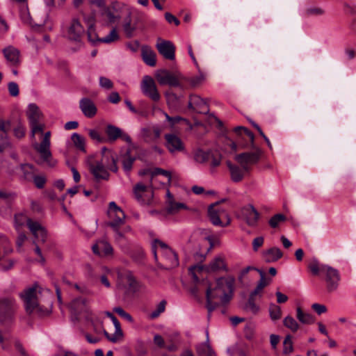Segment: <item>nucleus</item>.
<instances>
[{
	"label": "nucleus",
	"mask_w": 356,
	"mask_h": 356,
	"mask_svg": "<svg viewBox=\"0 0 356 356\" xmlns=\"http://www.w3.org/2000/svg\"><path fill=\"white\" fill-rule=\"evenodd\" d=\"M113 312L117 313L120 317L123 318L126 321L129 323L134 322V318L132 316L127 312H126L122 307H117L113 309Z\"/></svg>",
	"instance_id": "51"
},
{
	"label": "nucleus",
	"mask_w": 356,
	"mask_h": 356,
	"mask_svg": "<svg viewBox=\"0 0 356 356\" xmlns=\"http://www.w3.org/2000/svg\"><path fill=\"white\" fill-rule=\"evenodd\" d=\"M308 268L314 275H323L326 282V289L328 292L335 291L341 281L339 270L329 265L321 264L316 258H313L308 265Z\"/></svg>",
	"instance_id": "2"
},
{
	"label": "nucleus",
	"mask_w": 356,
	"mask_h": 356,
	"mask_svg": "<svg viewBox=\"0 0 356 356\" xmlns=\"http://www.w3.org/2000/svg\"><path fill=\"white\" fill-rule=\"evenodd\" d=\"M122 28L127 38H130L134 36V33L136 30V24H132L130 13H129L127 17L124 19Z\"/></svg>",
	"instance_id": "33"
},
{
	"label": "nucleus",
	"mask_w": 356,
	"mask_h": 356,
	"mask_svg": "<svg viewBox=\"0 0 356 356\" xmlns=\"http://www.w3.org/2000/svg\"><path fill=\"white\" fill-rule=\"evenodd\" d=\"M257 271L259 272V273L260 275V280L258 282L256 288L251 292V293L261 297V293L263 289H264V287H266L267 285L269 284L270 280H268L266 278V275H265V273H264V271H262L261 270H257Z\"/></svg>",
	"instance_id": "31"
},
{
	"label": "nucleus",
	"mask_w": 356,
	"mask_h": 356,
	"mask_svg": "<svg viewBox=\"0 0 356 356\" xmlns=\"http://www.w3.org/2000/svg\"><path fill=\"white\" fill-rule=\"evenodd\" d=\"M101 15L104 20H106L108 24H112L118 21L120 18L119 15H115L111 8H104L101 11Z\"/></svg>",
	"instance_id": "34"
},
{
	"label": "nucleus",
	"mask_w": 356,
	"mask_h": 356,
	"mask_svg": "<svg viewBox=\"0 0 356 356\" xmlns=\"http://www.w3.org/2000/svg\"><path fill=\"white\" fill-rule=\"evenodd\" d=\"M108 215L111 220L108 222V225L113 229L119 228L120 225L124 223L125 214L115 202L109 203Z\"/></svg>",
	"instance_id": "8"
},
{
	"label": "nucleus",
	"mask_w": 356,
	"mask_h": 356,
	"mask_svg": "<svg viewBox=\"0 0 356 356\" xmlns=\"http://www.w3.org/2000/svg\"><path fill=\"white\" fill-rule=\"evenodd\" d=\"M8 89L9 94L12 97H17L19 95V86L15 82H9L8 84Z\"/></svg>",
	"instance_id": "60"
},
{
	"label": "nucleus",
	"mask_w": 356,
	"mask_h": 356,
	"mask_svg": "<svg viewBox=\"0 0 356 356\" xmlns=\"http://www.w3.org/2000/svg\"><path fill=\"white\" fill-rule=\"evenodd\" d=\"M152 245L154 247H156L158 249V250L161 252V254H163L165 251L169 252V249H170V248L166 243H165L164 242H163L159 239H155L153 241Z\"/></svg>",
	"instance_id": "57"
},
{
	"label": "nucleus",
	"mask_w": 356,
	"mask_h": 356,
	"mask_svg": "<svg viewBox=\"0 0 356 356\" xmlns=\"http://www.w3.org/2000/svg\"><path fill=\"white\" fill-rule=\"evenodd\" d=\"M218 204V202H216L215 204H212L209 207L208 209V216L209 220L212 222L213 225L220 226V227H226L227 226L230 220H228L226 223H222L220 218L219 211L215 209V207Z\"/></svg>",
	"instance_id": "23"
},
{
	"label": "nucleus",
	"mask_w": 356,
	"mask_h": 356,
	"mask_svg": "<svg viewBox=\"0 0 356 356\" xmlns=\"http://www.w3.org/2000/svg\"><path fill=\"white\" fill-rule=\"evenodd\" d=\"M165 146L172 154L182 152L184 149V145L179 137L174 134H167L165 135Z\"/></svg>",
	"instance_id": "15"
},
{
	"label": "nucleus",
	"mask_w": 356,
	"mask_h": 356,
	"mask_svg": "<svg viewBox=\"0 0 356 356\" xmlns=\"http://www.w3.org/2000/svg\"><path fill=\"white\" fill-rule=\"evenodd\" d=\"M205 268L207 272L227 271L226 264L220 257L214 258Z\"/></svg>",
	"instance_id": "28"
},
{
	"label": "nucleus",
	"mask_w": 356,
	"mask_h": 356,
	"mask_svg": "<svg viewBox=\"0 0 356 356\" xmlns=\"http://www.w3.org/2000/svg\"><path fill=\"white\" fill-rule=\"evenodd\" d=\"M90 170L96 180H107L109 177L108 170L101 165L99 161H96L95 163H90Z\"/></svg>",
	"instance_id": "20"
},
{
	"label": "nucleus",
	"mask_w": 356,
	"mask_h": 356,
	"mask_svg": "<svg viewBox=\"0 0 356 356\" xmlns=\"http://www.w3.org/2000/svg\"><path fill=\"white\" fill-rule=\"evenodd\" d=\"M31 131V137L32 138H35V135L37 132H42L43 126L39 122H36L35 124H30Z\"/></svg>",
	"instance_id": "64"
},
{
	"label": "nucleus",
	"mask_w": 356,
	"mask_h": 356,
	"mask_svg": "<svg viewBox=\"0 0 356 356\" xmlns=\"http://www.w3.org/2000/svg\"><path fill=\"white\" fill-rule=\"evenodd\" d=\"M203 268L204 266L201 265H195L189 268V272L192 275L193 280L195 284H198L200 282V280L195 274V270H198L199 271H202Z\"/></svg>",
	"instance_id": "61"
},
{
	"label": "nucleus",
	"mask_w": 356,
	"mask_h": 356,
	"mask_svg": "<svg viewBox=\"0 0 356 356\" xmlns=\"http://www.w3.org/2000/svg\"><path fill=\"white\" fill-rule=\"evenodd\" d=\"M283 254L280 248H271L263 252V257L266 263H272L277 261L282 257Z\"/></svg>",
	"instance_id": "27"
},
{
	"label": "nucleus",
	"mask_w": 356,
	"mask_h": 356,
	"mask_svg": "<svg viewBox=\"0 0 356 356\" xmlns=\"http://www.w3.org/2000/svg\"><path fill=\"white\" fill-rule=\"evenodd\" d=\"M296 317L303 324L310 325L315 321V318L312 314L304 312L300 307L296 309Z\"/></svg>",
	"instance_id": "35"
},
{
	"label": "nucleus",
	"mask_w": 356,
	"mask_h": 356,
	"mask_svg": "<svg viewBox=\"0 0 356 356\" xmlns=\"http://www.w3.org/2000/svg\"><path fill=\"white\" fill-rule=\"evenodd\" d=\"M29 124L39 122L42 118V113L39 107L34 103L29 104L26 111Z\"/></svg>",
	"instance_id": "25"
},
{
	"label": "nucleus",
	"mask_w": 356,
	"mask_h": 356,
	"mask_svg": "<svg viewBox=\"0 0 356 356\" xmlns=\"http://www.w3.org/2000/svg\"><path fill=\"white\" fill-rule=\"evenodd\" d=\"M79 108L83 115L89 118H93L97 111L94 102L89 98L83 97L79 101Z\"/></svg>",
	"instance_id": "17"
},
{
	"label": "nucleus",
	"mask_w": 356,
	"mask_h": 356,
	"mask_svg": "<svg viewBox=\"0 0 356 356\" xmlns=\"http://www.w3.org/2000/svg\"><path fill=\"white\" fill-rule=\"evenodd\" d=\"M196 350L199 356H216L215 353L207 343L197 346Z\"/></svg>",
	"instance_id": "40"
},
{
	"label": "nucleus",
	"mask_w": 356,
	"mask_h": 356,
	"mask_svg": "<svg viewBox=\"0 0 356 356\" xmlns=\"http://www.w3.org/2000/svg\"><path fill=\"white\" fill-rule=\"evenodd\" d=\"M38 188H43L46 183V177L43 175H34L32 180Z\"/></svg>",
	"instance_id": "55"
},
{
	"label": "nucleus",
	"mask_w": 356,
	"mask_h": 356,
	"mask_svg": "<svg viewBox=\"0 0 356 356\" xmlns=\"http://www.w3.org/2000/svg\"><path fill=\"white\" fill-rule=\"evenodd\" d=\"M269 314H270V318L273 321H276V320L280 319L281 317V315H282V311H281L280 307L274 303H271L269 305Z\"/></svg>",
	"instance_id": "45"
},
{
	"label": "nucleus",
	"mask_w": 356,
	"mask_h": 356,
	"mask_svg": "<svg viewBox=\"0 0 356 356\" xmlns=\"http://www.w3.org/2000/svg\"><path fill=\"white\" fill-rule=\"evenodd\" d=\"M50 136L51 132H46L42 141L40 143H35L34 145V148L40 154L42 161L44 162L48 166L53 168L56 165L57 161L53 159L50 150Z\"/></svg>",
	"instance_id": "5"
},
{
	"label": "nucleus",
	"mask_w": 356,
	"mask_h": 356,
	"mask_svg": "<svg viewBox=\"0 0 356 356\" xmlns=\"http://www.w3.org/2000/svg\"><path fill=\"white\" fill-rule=\"evenodd\" d=\"M222 294L220 290H217V286L213 289H211L209 286L207 287L206 290V307L208 310V318H210L212 312L220 305L218 302H214L213 300L219 299L222 305Z\"/></svg>",
	"instance_id": "11"
},
{
	"label": "nucleus",
	"mask_w": 356,
	"mask_h": 356,
	"mask_svg": "<svg viewBox=\"0 0 356 356\" xmlns=\"http://www.w3.org/2000/svg\"><path fill=\"white\" fill-rule=\"evenodd\" d=\"M161 175L168 178V181L171 180V173L170 172L163 170L162 168H156L151 172V179L156 175Z\"/></svg>",
	"instance_id": "56"
},
{
	"label": "nucleus",
	"mask_w": 356,
	"mask_h": 356,
	"mask_svg": "<svg viewBox=\"0 0 356 356\" xmlns=\"http://www.w3.org/2000/svg\"><path fill=\"white\" fill-rule=\"evenodd\" d=\"M155 77L160 85L178 87L181 90L186 88L183 83L185 76L178 71L172 72L168 70H159L155 74Z\"/></svg>",
	"instance_id": "3"
},
{
	"label": "nucleus",
	"mask_w": 356,
	"mask_h": 356,
	"mask_svg": "<svg viewBox=\"0 0 356 356\" xmlns=\"http://www.w3.org/2000/svg\"><path fill=\"white\" fill-rule=\"evenodd\" d=\"M187 207L184 203L175 202L174 200H170L169 204L167 206V211L169 213H175L180 209H186Z\"/></svg>",
	"instance_id": "44"
},
{
	"label": "nucleus",
	"mask_w": 356,
	"mask_h": 356,
	"mask_svg": "<svg viewBox=\"0 0 356 356\" xmlns=\"http://www.w3.org/2000/svg\"><path fill=\"white\" fill-rule=\"evenodd\" d=\"M99 86L106 89H111L113 86V82L105 76L99 77Z\"/></svg>",
	"instance_id": "63"
},
{
	"label": "nucleus",
	"mask_w": 356,
	"mask_h": 356,
	"mask_svg": "<svg viewBox=\"0 0 356 356\" xmlns=\"http://www.w3.org/2000/svg\"><path fill=\"white\" fill-rule=\"evenodd\" d=\"M122 129L115 125L108 124L105 129V133L109 142H114L120 138L122 135Z\"/></svg>",
	"instance_id": "30"
},
{
	"label": "nucleus",
	"mask_w": 356,
	"mask_h": 356,
	"mask_svg": "<svg viewBox=\"0 0 356 356\" xmlns=\"http://www.w3.org/2000/svg\"><path fill=\"white\" fill-rule=\"evenodd\" d=\"M205 77L202 73H200L198 75L193 76L191 79H187L185 77L184 81H188L192 87H197L204 81Z\"/></svg>",
	"instance_id": "48"
},
{
	"label": "nucleus",
	"mask_w": 356,
	"mask_h": 356,
	"mask_svg": "<svg viewBox=\"0 0 356 356\" xmlns=\"http://www.w3.org/2000/svg\"><path fill=\"white\" fill-rule=\"evenodd\" d=\"M286 220V216L282 213H277L273 216L268 221L269 225L272 228H276L279 225Z\"/></svg>",
	"instance_id": "47"
},
{
	"label": "nucleus",
	"mask_w": 356,
	"mask_h": 356,
	"mask_svg": "<svg viewBox=\"0 0 356 356\" xmlns=\"http://www.w3.org/2000/svg\"><path fill=\"white\" fill-rule=\"evenodd\" d=\"M283 353L284 354H289L293 350V343L291 341V336L288 335L285 337L283 342Z\"/></svg>",
	"instance_id": "54"
},
{
	"label": "nucleus",
	"mask_w": 356,
	"mask_h": 356,
	"mask_svg": "<svg viewBox=\"0 0 356 356\" xmlns=\"http://www.w3.org/2000/svg\"><path fill=\"white\" fill-rule=\"evenodd\" d=\"M165 95L167 99V103L170 106H174L177 105L179 97L175 93L170 90H168L165 92Z\"/></svg>",
	"instance_id": "49"
},
{
	"label": "nucleus",
	"mask_w": 356,
	"mask_h": 356,
	"mask_svg": "<svg viewBox=\"0 0 356 356\" xmlns=\"http://www.w3.org/2000/svg\"><path fill=\"white\" fill-rule=\"evenodd\" d=\"M227 164L230 172L231 179L234 182H240L242 181L245 175L249 172L241 165L238 166L237 165L232 164L229 161H228Z\"/></svg>",
	"instance_id": "21"
},
{
	"label": "nucleus",
	"mask_w": 356,
	"mask_h": 356,
	"mask_svg": "<svg viewBox=\"0 0 356 356\" xmlns=\"http://www.w3.org/2000/svg\"><path fill=\"white\" fill-rule=\"evenodd\" d=\"M235 279L232 276L221 277L217 279V290H220L222 296V305L227 304L232 298L234 289Z\"/></svg>",
	"instance_id": "6"
},
{
	"label": "nucleus",
	"mask_w": 356,
	"mask_h": 356,
	"mask_svg": "<svg viewBox=\"0 0 356 356\" xmlns=\"http://www.w3.org/2000/svg\"><path fill=\"white\" fill-rule=\"evenodd\" d=\"M166 303L167 302L165 300H161L157 305L156 309L151 313L150 317L152 318H157L161 313L165 311Z\"/></svg>",
	"instance_id": "50"
},
{
	"label": "nucleus",
	"mask_w": 356,
	"mask_h": 356,
	"mask_svg": "<svg viewBox=\"0 0 356 356\" xmlns=\"http://www.w3.org/2000/svg\"><path fill=\"white\" fill-rule=\"evenodd\" d=\"M94 254L101 257L109 256L113 253V248L105 240H99L92 247Z\"/></svg>",
	"instance_id": "19"
},
{
	"label": "nucleus",
	"mask_w": 356,
	"mask_h": 356,
	"mask_svg": "<svg viewBox=\"0 0 356 356\" xmlns=\"http://www.w3.org/2000/svg\"><path fill=\"white\" fill-rule=\"evenodd\" d=\"M324 13V10L319 7H311L305 10V15L307 16H321Z\"/></svg>",
	"instance_id": "52"
},
{
	"label": "nucleus",
	"mask_w": 356,
	"mask_h": 356,
	"mask_svg": "<svg viewBox=\"0 0 356 356\" xmlns=\"http://www.w3.org/2000/svg\"><path fill=\"white\" fill-rule=\"evenodd\" d=\"M98 161L108 170L114 172L118 171L115 156L113 153H107L104 156H102L101 159Z\"/></svg>",
	"instance_id": "26"
},
{
	"label": "nucleus",
	"mask_w": 356,
	"mask_h": 356,
	"mask_svg": "<svg viewBox=\"0 0 356 356\" xmlns=\"http://www.w3.org/2000/svg\"><path fill=\"white\" fill-rule=\"evenodd\" d=\"M140 88L142 92L154 102H159L161 95L154 79L150 76H145L143 78Z\"/></svg>",
	"instance_id": "10"
},
{
	"label": "nucleus",
	"mask_w": 356,
	"mask_h": 356,
	"mask_svg": "<svg viewBox=\"0 0 356 356\" xmlns=\"http://www.w3.org/2000/svg\"><path fill=\"white\" fill-rule=\"evenodd\" d=\"M120 38L119 34L115 28H113L112 30L109 32V33L103 38H101V42L110 44L118 41Z\"/></svg>",
	"instance_id": "42"
},
{
	"label": "nucleus",
	"mask_w": 356,
	"mask_h": 356,
	"mask_svg": "<svg viewBox=\"0 0 356 356\" xmlns=\"http://www.w3.org/2000/svg\"><path fill=\"white\" fill-rule=\"evenodd\" d=\"M27 226L33 235L43 227L38 222L33 221L29 218L27 220Z\"/></svg>",
	"instance_id": "53"
},
{
	"label": "nucleus",
	"mask_w": 356,
	"mask_h": 356,
	"mask_svg": "<svg viewBox=\"0 0 356 356\" xmlns=\"http://www.w3.org/2000/svg\"><path fill=\"white\" fill-rule=\"evenodd\" d=\"M71 139L76 149L83 152H86V140L82 136L77 133H73Z\"/></svg>",
	"instance_id": "37"
},
{
	"label": "nucleus",
	"mask_w": 356,
	"mask_h": 356,
	"mask_svg": "<svg viewBox=\"0 0 356 356\" xmlns=\"http://www.w3.org/2000/svg\"><path fill=\"white\" fill-rule=\"evenodd\" d=\"M14 135L16 138L20 139L22 138L26 134V128L25 127L19 123L13 129Z\"/></svg>",
	"instance_id": "58"
},
{
	"label": "nucleus",
	"mask_w": 356,
	"mask_h": 356,
	"mask_svg": "<svg viewBox=\"0 0 356 356\" xmlns=\"http://www.w3.org/2000/svg\"><path fill=\"white\" fill-rule=\"evenodd\" d=\"M134 193L135 198L140 204L146 205L151 204L154 193L150 186L138 183L134 188Z\"/></svg>",
	"instance_id": "9"
},
{
	"label": "nucleus",
	"mask_w": 356,
	"mask_h": 356,
	"mask_svg": "<svg viewBox=\"0 0 356 356\" xmlns=\"http://www.w3.org/2000/svg\"><path fill=\"white\" fill-rule=\"evenodd\" d=\"M106 316L108 318H110L111 320L112 321V322L115 326V328L116 330V334H120V335H122V330L120 327V323L118 321V320L117 319V318L109 312H106Z\"/></svg>",
	"instance_id": "59"
},
{
	"label": "nucleus",
	"mask_w": 356,
	"mask_h": 356,
	"mask_svg": "<svg viewBox=\"0 0 356 356\" xmlns=\"http://www.w3.org/2000/svg\"><path fill=\"white\" fill-rule=\"evenodd\" d=\"M257 296L253 295L250 293L248 300L247 302H245L243 306L242 309L245 311L250 312L253 314H256L259 311V307L255 302V297Z\"/></svg>",
	"instance_id": "32"
},
{
	"label": "nucleus",
	"mask_w": 356,
	"mask_h": 356,
	"mask_svg": "<svg viewBox=\"0 0 356 356\" xmlns=\"http://www.w3.org/2000/svg\"><path fill=\"white\" fill-rule=\"evenodd\" d=\"M156 47L159 54L165 59L170 60L175 59V47L172 42L159 38Z\"/></svg>",
	"instance_id": "13"
},
{
	"label": "nucleus",
	"mask_w": 356,
	"mask_h": 356,
	"mask_svg": "<svg viewBox=\"0 0 356 356\" xmlns=\"http://www.w3.org/2000/svg\"><path fill=\"white\" fill-rule=\"evenodd\" d=\"M211 154L209 152L204 151L201 149H197L194 152L195 160L200 163L207 161L210 158Z\"/></svg>",
	"instance_id": "41"
},
{
	"label": "nucleus",
	"mask_w": 356,
	"mask_h": 356,
	"mask_svg": "<svg viewBox=\"0 0 356 356\" xmlns=\"http://www.w3.org/2000/svg\"><path fill=\"white\" fill-rule=\"evenodd\" d=\"M87 300L82 297L74 298L70 304V309L72 312L78 315L87 311Z\"/></svg>",
	"instance_id": "24"
},
{
	"label": "nucleus",
	"mask_w": 356,
	"mask_h": 356,
	"mask_svg": "<svg viewBox=\"0 0 356 356\" xmlns=\"http://www.w3.org/2000/svg\"><path fill=\"white\" fill-rule=\"evenodd\" d=\"M20 297L24 302L25 309L28 314L36 313L38 315H44L47 312V309L44 310L38 304L35 288L26 289L20 294Z\"/></svg>",
	"instance_id": "4"
},
{
	"label": "nucleus",
	"mask_w": 356,
	"mask_h": 356,
	"mask_svg": "<svg viewBox=\"0 0 356 356\" xmlns=\"http://www.w3.org/2000/svg\"><path fill=\"white\" fill-rule=\"evenodd\" d=\"M241 214L248 225L256 227L259 219V213L252 204H248L241 209Z\"/></svg>",
	"instance_id": "14"
},
{
	"label": "nucleus",
	"mask_w": 356,
	"mask_h": 356,
	"mask_svg": "<svg viewBox=\"0 0 356 356\" xmlns=\"http://www.w3.org/2000/svg\"><path fill=\"white\" fill-rule=\"evenodd\" d=\"M161 129L158 127H145L141 129L142 137L147 143L157 140L161 136Z\"/></svg>",
	"instance_id": "22"
},
{
	"label": "nucleus",
	"mask_w": 356,
	"mask_h": 356,
	"mask_svg": "<svg viewBox=\"0 0 356 356\" xmlns=\"http://www.w3.org/2000/svg\"><path fill=\"white\" fill-rule=\"evenodd\" d=\"M234 133L236 134L237 138V143H239L240 138L245 139V137L248 139L251 145L254 149L253 152H243L236 155L235 160L237 163L245 170L250 172L251 165L256 164L260 159L261 151L259 148L255 147L254 145V136L252 132L250 131L244 127H237L234 128Z\"/></svg>",
	"instance_id": "1"
},
{
	"label": "nucleus",
	"mask_w": 356,
	"mask_h": 356,
	"mask_svg": "<svg viewBox=\"0 0 356 356\" xmlns=\"http://www.w3.org/2000/svg\"><path fill=\"white\" fill-rule=\"evenodd\" d=\"M87 35L88 40L92 44H95L96 42H101L99 40H101V38H99L95 31L93 17H92L91 19L88 20V29Z\"/></svg>",
	"instance_id": "36"
},
{
	"label": "nucleus",
	"mask_w": 356,
	"mask_h": 356,
	"mask_svg": "<svg viewBox=\"0 0 356 356\" xmlns=\"http://www.w3.org/2000/svg\"><path fill=\"white\" fill-rule=\"evenodd\" d=\"M3 54L10 66H17L20 63L19 51L13 46H8L3 49Z\"/></svg>",
	"instance_id": "18"
},
{
	"label": "nucleus",
	"mask_w": 356,
	"mask_h": 356,
	"mask_svg": "<svg viewBox=\"0 0 356 356\" xmlns=\"http://www.w3.org/2000/svg\"><path fill=\"white\" fill-rule=\"evenodd\" d=\"M284 325L290 329L292 332H296L299 329V324L291 316H286L283 321Z\"/></svg>",
	"instance_id": "46"
},
{
	"label": "nucleus",
	"mask_w": 356,
	"mask_h": 356,
	"mask_svg": "<svg viewBox=\"0 0 356 356\" xmlns=\"http://www.w3.org/2000/svg\"><path fill=\"white\" fill-rule=\"evenodd\" d=\"M162 255L169 263V266L170 267H175L179 265L177 254L171 248L169 249V252L168 251H165L162 254Z\"/></svg>",
	"instance_id": "39"
},
{
	"label": "nucleus",
	"mask_w": 356,
	"mask_h": 356,
	"mask_svg": "<svg viewBox=\"0 0 356 356\" xmlns=\"http://www.w3.org/2000/svg\"><path fill=\"white\" fill-rule=\"evenodd\" d=\"M88 135L92 140L98 143H102L104 140V138L101 136L100 134L97 129H89Z\"/></svg>",
	"instance_id": "62"
},
{
	"label": "nucleus",
	"mask_w": 356,
	"mask_h": 356,
	"mask_svg": "<svg viewBox=\"0 0 356 356\" xmlns=\"http://www.w3.org/2000/svg\"><path fill=\"white\" fill-rule=\"evenodd\" d=\"M134 161L135 157L131 156L130 152L127 151L122 159V167L125 172H129L131 170Z\"/></svg>",
	"instance_id": "43"
},
{
	"label": "nucleus",
	"mask_w": 356,
	"mask_h": 356,
	"mask_svg": "<svg viewBox=\"0 0 356 356\" xmlns=\"http://www.w3.org/2000/svg\"><path fill=\"white\" fill-rule=\"evenodd\" d=\"M16 304L11 298H0V323L8 325L14 319Z\"/></svg>",
	"instance_id": "7"
},
{
	"label": "nucleus",
	"mask_w": 356,
	"mask_h": 356,
	"mask_svg": "<svg viewBox=\"0 0 356 356\" xmlns=\"http://www.w3.org/2000/svg\"><path fill=\"white\" fill-rule=\"evenodd\" d=\"M188 108L200 113H206L208 111V107L205 100L196 95L190 96Z\"/></svg>",
	"instance_id": "16"
},
{
	"label": "nucleus",
	"mask_w": 356,
	"mask_h": 356,
	"mask_svg": "<svg viewBox=\"0 0 356 356\" xmlns=\"http://www.w3.org/2000/svg\"><path fill=\"white\" fill-rule=\"evenodd\" d=\"M85 32L84 28L77 19H73L67 28V37L69 40L80 42Z\"/></svg>",
	"instance_id": "12"
},
{
	"label": "nucleus",
	"mask_w": 356,
	"mask_h": 356,
	"mask_svg": "<svg viewBox=\"0 0 356 356\" xmlns=\"http://www.w3.org/2000/svg\"><path fill=\"white\" fill-rule=\"evenodd\" d=\"M141 56L143 61L149 66L154 67L156 65V54L148 46H143Z\"/></svg>",
	"instance_id": "29"
},
{
	"label": "nucleus",
	"mask_w": 356,
	"mask_h": 356,
	"mask_svg": "<svg viewBox=\"0 0 356 356\" xmlns=\"http://www.w3.org/2000/svg\"><path fill=\"white\" fill-rule=\"evenodd\" d=\"M20 170L22 171V177L24 180L31 181L34 177V169L32 165L22 164L21 165Z\"/></svg>",
	"instance_id": "38"
}]
</instances>
